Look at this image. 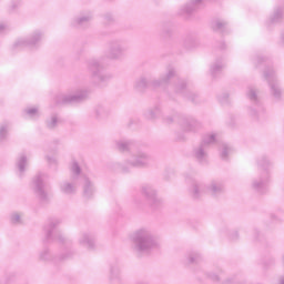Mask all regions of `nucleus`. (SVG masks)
I'll use <instances>...</instances> for the list:
<instances>
[{"mask_svg":"<svg viewBox=\"0 0 284 284\" xmlns=\"http://www.w3.org/2000/svg\"><path fill=\"white\" fill-rule=\"evenodd\" d=\"M27 165H28V158H26V155H21L18 160V169L20 174H23V172H26Z\"/></svg>","mask_w":284,"mask_h":284,"instance_id":"15","label":"nucleus"},{"mask_svg":"<svg viewBox=\"0 0 284 284\" xmlns=\"http://www.w3.org/2000/svg\"><path fill=\"white\" fill-rule=\"evenodd\" d=\"M90 19H92V16L81 17L80 19H78V23L79 24L88 23V21H90Z\"/></svg>","mask_w":284,"mask_h":284,"instance_id":"27","label":"nucleus"},{"mask_svg":"<svg viewBox=\"0 0 284 284\" xmlns=\"http://www.w3.org/2000/svg\"><path fill=\"white\" fill-rule=\"evenodd\" d=\"M41 258H42V260H45V257H44L43 255H41Z\"/></svg>","mask_w":284,"mask_h":284,"instance_id":"39","label":"nucleus"},{"mask_svg":"<svg viewBox=\"0 0 284 284\" xmlns=\"http://www.w3.org/2000/svg\"><path fill=\"white\" fill-rule=\"evenodd\" d=\"M225 190V186L221 182H212L211 185L209 186L207 191L212 195L221 194Z\"/></svg>","mask_w":284,"mask_h":284,"instance_id":"11","label":"nucleus"},{"mask_svg":"<svg viewBox=\"0 0 284 284\" xmlns=\"http://www.w3.org/2000/svg\"><path fill=\"white\" fill-rule=\"evenodd\" d=\"M196 3H201V0H193L190 6H196Z\"/></svg>","mask_w":284,"mask_h":284,"instance_id":"34","label":"nucleus"},{"mask_svg":"<svg viewBox=\"0 0 284 284\" xmlns=\"http://www.w3.org/2000/svg\"><path fill=\"white\" fill-rule=\"evenodd\" d=\"M6 28V26L0 24V30H3Z\"/></svg>","mask_w":284,"mask_h":284,"instance_id":"36","label":"nucleus"},{"mask_svg":"<svg viewBox=\"0 0 284 284\" xmlns=\"http://www.w3.org/2000/svg\"><path fill=\"white\" fill-rule=\"evenodd\" d=\"M225 28V22L223 21H215L213 23V30H223Z\"/></svg>","mask_w":284,"mask_h":284,"instance_id":"25","label":"nucleus"},{"mask_svg":"<svg viewBox=\"0 0 284 284\" xmlns=\"http://www.w3.org/2000/svg\"><path fill=\"white\" fill-rule=\"evenodd\" d=\"M264 186H265V184L263 182H260L258 184L256 182H254V184H253V187L255 190H261V187H264Z\"/></svg>","mask_w":284,"mask_h":284,"instance_id":"31","label":"nucleus"},{"mask_svg":"<svg viewBox=\"0 0 284 284\" xmlns=\"http://www.w3.org/2000/svg\"><path fill=\"white\" fill-rule=\"evenodd\" d=\"M145 85H148V81L145 79H142L136 83V88H145Z\"/></svg>","mask_w":284,"mask_h":284,"instance_id":"30","label":"nucleus"},{"mask_svg":"<svg viewBox=\"0 0 284 284\" xmlns=\"http://www.w3.org/2000/svg\"><path fill=\"white\" fill-rule=\"evenodd\" d=\"M71 172L74 176H79V174H81V168L79 166V164L77 162H72Z\"/></svg>","mask_w":284,"mask_h":284,"instance_id":"20","label":"nucleus"},{"mask_svg":"<svg viewBox=\"0 0 284 284\" xmlns=\"http://www.w3.org/2000/svg\"><path fill=\"white\" fill-rule=\"evenodd\" d=\"M48 128L50 130H53L57 125H59V118L57 115H52L48 121H47Z\"/></svg>","mask_w":284,"mask_h":284,"instance_id":"17","label":"nucleus"},{"mask_svg":"<svg viewBox=\"0 0 284 284\" xmlns=\"http://www.w3.org/2000/svg\"><path fill=\"white\" fill-rule=\"evenodd\" d=\"M47 161H48L49 163H57V159H55V158L47 156Z\"/></svg>","mask_w":284,"mask_h":284,"instance_id":"33","label":"nucleus"},{"mask_svg":"<svg viewBox=\"0 0 284 284\" xmlns=\"http://www.w3.org/2000/svg\"><path fill=\"white\" fill-rule=\"evenodd\" d=\"M128 148H130L129 142H126V141L118 142V150H120L121 152H125V150H128Z\"/></svg>","mask_w":284,"mask_h":284,"instance_id":"23","label":"nucleus"},{"mask_svg":"<svg viewBox=\"0 0 284 284\" xmlns=\"http://www.w3.org/2000/svg\"><path fill=\"white\" fill-rule=\"evenodd\" d=\"M43 181H45V175L39 174L33 180V185L36 193L40 199H45V191H43Z\"/></svg>","mask_w":284,"mask_h":284,"instance_id":"6","label":"nucleus"},{"mask_svg":"<svg viewBox=\"0 0 284 284\" xmlns=\"http://www.w3.org/2000/svg\"><path fill=\"white\" fill-rule=\"evenodd\" d=\"M80 244L89 250H92V247H94V239H92L90 235H82L80 239Z\"/></svg>","mask_w":284,"mask_h":284,"instance_id":"13","label":"nucleus"},{"mask_svg":"<svg viewBox=\"0 0 284 284\" xmlns=\"http://www.w3.org/2000/svg\"><path fill=\"white\" fill-rule=\"evenodd\" d=\"M148 163H150V156H148V154L145 153H140L131 162V165H133L134 168H144V165H148Z\"/></svg>","mask_w":284,"mask_h":284,"instance_id":"8","label":"nucleus"},{"mask_svg":"<svg viewBox=\"0 0 284 284\" xmlns=\"http://www.w3.org/2000/svg\"><path fill=\"white\" fill-rule=\"evenodd\" d=\"M247 97L251 101H256L257 97H256V90L254 89H250L247 92Z\"/></svg>","mask_w":284,"mask_h":284,"instance_id":"26","label":"nucleus"},{"mask_svg":"<svg viewBox=\"0 0 284 284\" xmlns=\"http://www.w3.org/2000/svg\"><path fill=\"white\" fill-rule=\"evenodd\" d=\"M283 14V11H277L275 14H274V21H276V19H280V17H282Z\"/></svg>","mask_w":284,"mask_h":284,"instance_id":"32","label":"nucleus"},{"mask_svg":"<svg viewBox=\"0 0 284 284\" xmlns=\"http://www.w3.org/2000/svg\"><path fill=\"white\" fill-rule=\"evenodd\" d=\"M125 54V47L121 43H113L108 51L109 59H121Z\"/></svg>","mask_w":284,"mask_h":284,"instance_id":"5","label":"nucleus"},{"mask_svg":"<svg viewBox=\"0 0 284 284\" xmlns=\"http://www.w3.org/2000/svg\"><path fill=\"white\" fill-rule=\"evenodd\" d=\"M182 130H184V132H194L196 130V122H194L193 120L189 121H184L182 122Z\"/></svg>","mask_w":284,"mask_h":284,"instance_id":"14","label":"nucleus"},{"mask_svg":"<svg viewBox=\"0 0 284 284\" xmlns=\"http://www.w3.org/2000/svg\"><path fill=\"white\" fill-rule=\"evenodd\" d=\"M280 284H284V278L281 280Z\"/></svg>","mask_w":284,"mask_h":284,"instance_id":"38","label":"nucleus"},{"mask_svg":"<svg viewBox=\"0 0 284 284\" xmlns=\"http://www.w3.org/2000/svg\"><path fill=\"white\" fill-rule=\"evenodd\" d=\"M83 194L87 199H90L94 194V185L87 178H84Z\"/></svg>","mask_w":284,"mask_h":284,"instance_id":"10","label":"nucleus"},{"mask_svg":"<svg viewBox=\"0 0 284 284\" xmlns=\"http://www.w3.org/2000/svg\"><path fill=\"white\" fill-rule=\"evenodd\" d=\"M89 71L98 84L105 83L110 79V75L103 74V65H101L99 60L89 61Z\"/></svg>","mask_w":284,"mask_h":284,"instance_id":"2","label":"nucleus"},{"mask_svg":"<svg viewBox=\"0 0 284 284\" xmlns=\"http://www.w3.org/2000/svg\"><path fill=\"white\" fill-rule=\"evenodd\" d=\"M222 68H223V64H221V63L214 64V65L212 67V72H213V74L216 73V72H219V70H221Z\"/></svg>","mask_w":284,"mask_h":284,"instance_id":"29","label":"nucleus"},{"mask_svg":"<svg viewBox=\"0 0 284 284\" xmlns=\"http://www.w3.org/2000/svg\"><path fill=\"white\" fill-rule=\"evenodd\" d=\"M89 94L90 92L88 90H80L77 93L61 94L58 97V103H79L80 101L88 99Z\"/></svg>","mask_w":284,"mask_h":284,"instance_id":"3","label":"nucleus"},{"mask_svg":"<svg viewBox=\"0 0 284 284\" xmlns=\"http://www.w3.org/2000/svg\"><path fill=\"white\" fill-rule=\"evenodd\" d=\"M195 8H191V9H189V8H186L185 9V12H192V10H194Z\"/></svg>","mask_w":284,"mask_h":284,"instance_id":"35","label":"nucleus"},{"mask_svg":"<svg viewBox=\"0 0 284 284\" xmlns=\"http://www.w3.org/2000/svg\"><path fill=\"white\" fill-rule=\"evenodd\" d=\"M271 92L275 97V99H278L281 97V89H278V85L271 84Z\"/></svg>","mask_w":284,"mask_h":284,"instance_id":"21","label":"nucleus"},{"mask_svg":"<svg viewBox=\"0 0 284 284\" xmlns=\"http://www.w3.org/2000/svg\"><path fill=\"white\" fill-rule=\"evenodd\" d=\"M191 263H194V258H191Z\"/></svg>","mask_w":284,"mask_h":284,"instance_id":"40","label":"nucleus"},{"mask_svg":"<svg viewBox=\"0 0 284 284\" xmlns=\"http://www.w3.org/2000/svg\"><path fill=\"white\" fill-rule=\"evenodd\" d=\"M172 77H174V70H169V72L166 73V75L164 78H162V80L159 81H154L153 85H161V83H168Z\"/></svg>","mask_w":284,"mask_h":284,"instance_id":"16","label":"nucleus"},{"mask_svg":"<svg viewBox=\"0 0 284 284\" xmlns=\"http://www.w3.org/2000/svg\"><path fill=\"white\" fill-rule=\"evenodd\" d=\"M26 113L30 119H34V118L39 116V109L29 108V109H26Z\"/></svg>","mask_w":284,"mask_h":284,"instance_id":"19","label":"nucleus"},{"mask_svg":"<svg viewBox=\"0 0 284 284\" xmlns=\"http://www.w3.org/2000/svg\"><path fill=\"white\" fill-rule=\"evenodd\" d=\"M132 241L135 244L136 252L150 253L152 250L159 247V241L152 234V231L148 227L136 230L132 234Z\"/></svg>","mask_w":284,"mask_h":284,"instance_id":"1","label":"nucleus"},{"mask_svg":"<svg viewBox=\"0 0 284 284\" xmlns=\"http://www.w3.org/2000/svg\"><path fill=\"white\" fill-rule=\"evenodd\" d=\"M8 136V126H1L0 128V142L4 141V139Z\"/></svg>","mask_w":284,"mask_h":284,"instance_id":"24","label":"nucleus"},{"mask_svg":"<svg viewBox=\"0 0 284 284\" xmlns=\"http://www.w3.org/2000/svg\"><path fill=\"white\" fill-rule=\"evenodd\" d=\"M11 222L12 223H21V215H19L18 213H13L11 215Z\"/></svg>","mask_w":284,"mask_h":284,"instance_id":"28","label":"nucleus"},{"mask_svg":"<svg viewBox=\"0 0 284 284\" xmlns=\"http://www.w3.org/2000/svg\"><path fill=\"white\" fill-rule=\"evenodd\" d=\"M141 194L142 196L146 197L148 201H150L156 196V191H154V189H152L150 185H144L141 189Z\"/></svg>","mask_w":284,"mask_h":284,"instance_id":"12","label":"nucleus"},{"mask_svg":"<svg viewBox=\"0 0 284 284\" xmlns=\"http://www.w3.org/2000/svg\"><path fill=\"white\" fill-rule=\"evenodd\" d=\"M231 152H232V149H230L227 145L223 144L222 151H221V158L227 159V154H230Z\"/></svg>","mask_w":284,"mask_h":284,"instance_id":"22","label":"nucleus"},{"mask_svg":"<svg viewBox=\"0 0 284 284\" xmlns=\"http://www.w3.org/2000/svg\"><path fill=\"white\" fill-rule=\"evenodd\" d=\"M215 142H216L215 134H210L204 136L201 146L195 150L196 159L200 161L205 160L207 156V153H205V145H212V143H215Z\"/></svg>","mask_w":284,"mask_h":284,"instance_id":"4","label":"nucleus"},{"mask_svg":"<svg viewBox=\"0 0 284 284\" xmlns=\"http://www.w3.org/2000/svg\"><path fill=\"white\" fill-rule=\"evenodd\" d=\"M60 191L62 194H74V192H77V186L70 182H63L60 184Z\"/></svg>","mask_w":284,"mask_h":284,"instance_id":"9","label":"nucleus"},{"mask_svg":"<svg viewBox=\"0 0 284 284\" xmlns=\"http://www.w3.org/2000/svg\"><path fill=\"white\" fill-rule=\"evenodd\" d=\"M265 78H266V79H270V74L265 73Z\"/></svg>","mask_w":284,"mask_h":284,"instance_id":"37","label":"nucleus"},{"mask_svg":"<svg viewBox=\"0 0 284 284\" xmlns=\"http://www.w3.org/2000/svg\"><path fill=\"white\" fill-rule=\"evenodd\" d=\"M41 40V33H36L31 40L20 39L16 42V48H26V45H29V48H32V45H37L39 41Z\"/></svg>","mask_w":284,"mask_h":284,"instance_id":"7","label":"nucleus"},{"mask_svg":"<svg viewBox=\"0 0 284 284\" xmlns=\"http://www.w3.org/2000/svg\"><path fill=\"white\" fill-rule=\"evenodd\" d=\"M201 194H203V186H199V185H193L192 186V196L194 199H199V196H201Z\"/></svg>","mask_w":284,"mask_h":284,"instance_id":"18","label":"nucleus"}]
</instances>
